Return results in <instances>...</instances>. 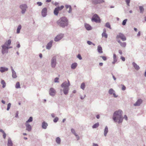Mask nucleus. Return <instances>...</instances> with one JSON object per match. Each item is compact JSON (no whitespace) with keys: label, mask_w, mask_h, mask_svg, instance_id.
<instances>
[{"label":"nucleus","mask_w":146,"mask_h":146,"mask_svg":"<svg viewBox=\"0 0 146 146\" xmlns=\"http://www.w3.org/2000/svg\"><path fill=\"white\" fill-rule=\"evenodd\" d=\"M122 111L120 110L115 111L113 114V119L115 122H117L118 124L121 123L123 121V119L127 121V117L126 115L124 116L123 118L122 116Z\"/></svg>","instance_id":"f257e3e1"},{"label":"nucleus","mask_w":146,"mask_h":146,"mask_svg":"<svg viewBox=\"0 0 146 146\" xmlns=\"http://www.w3.org/2000/svg\"><path fill=\"white\" fill-rule=\"evenodd\" d=\"M56 23L57 25L59 26L64 28L68 25V20L65 17H62L57 21Z\"/></svg>","instance_id":"f03ea898"},{"label":"nucleus","mask_w":146,"mask_h":146,"mask_svg":"<svg viewBox=\"0 0 146 146\" xmlns=\"http://www.w3.org/2000/svg\"><path fill=\"white\" fill-rule=\"evenodd\" d=\"M70 85V84L68 80V82L65 81L61 84V87L63 88V89H60V92L61 94H62V91L65 95H67L68 93L69 90V87Z\"/></svg>","instance_id":"7ed1b4c3"},{"label":"nucleus","mask_w":146,"mask_h":146,"mask_svg":"<svg viewBox=\"0 0 146 146\" xmlns=\"http://www.w3.org/2000/svg\"><path fill=\"white\" fill-rule=\"evenodd\" d=\"M57 63L56 56L55 55L53 56L51 59L50 62L51 67L52 68H55Z\"/></svg>","instance_id":"20e7f679"},{"label":"nucleus","mask_w":146,"mask_h":146,"mask_svg":"<svg viewBox=\"0 0 146 146\" xmlns=\"http://www.w3.org/2000/svg\"><path fill=\"white\" fill-rule=\"evenodd\" d=\"M92 22H95L96 23H100L101 20L98 15L96 14H94L92 18Z\"/></svg>","instance_id":"39448f33"},{"label":"nucleus","mask_w":146,"mask_h":146,"mask_svg":"<svg viewBox=\"0 0 146 146\" xmlns=\"http://www.w3.org/2000/svg\"><path fill=\"white\" fill-rule=\"evenodd\" d=\"M19 8L21 10V13L22 14H24L25 13L28 7L26 4H23L20 5L19 6Z\"/></svg>","instance_id":"423d86ee"},{"label":"nucleus","mask_w":146,"mask_h":146,"mask_svg":"<svg viewBox=\"0 0 146 146\" xmlns=\"http://www.w3.org/2000/svg\"><path fill=\"white\" fill-rule=\"evenodd\" d=\"M64 8V6L63 5H62L60 7L58 6L55 8L54 11V14L57 16L58 15L59 11L62 9Z\"/></svg>","instance_id":"0eeeda50"},{"label":"nucleus","mask_w":146,"mask_h":146,"mask_svg":"<svg viewBox=\"0 0 146 146\" xmlns=\"http://www.w3.org/2000/svg\"><path fill=\"white\" fill-rule=\"evenodd\" d=\"M116 38H120L122 41H124L126 40V38L124 35L122 33H120L116 36Z\"/></svg>","instance_id":"6e6552de"},{"label":"nucleus","mask_w":146,"mask_h":146,"mask_svg":"<svg viewBox=\"0 0 146 146\" xmlns=\"http://www.w3.org/2000/svg\"><path fill=\"white\" fill-rule=\"evenodd\" d=\"M2 49L1 52L3 54L8 52V50L9 49L8 46H7L6 45L4 44L2 46Z\"/></svg>","instance_id":"1a4fd4ad"},{"label":"nucleus","mask_w":146,"mask_h":146,"mask_svg":"<svg viewBox=\"0 0 146 146\" xmlns=\"http://www.w3.org/2000/svg\"><path fill=\"white\" fill-rule=\"evenodd\" d=\"M64 36V34H60L57 35L54 39V40L56 42H58Z\"/></svg>","instance_id":"9d476101"},{"label":"nucleus","mask_w":146,"mask_h":146,"mask_svg":"<svg viewBox=\"0 0 146 146\" xmlns=\"http://www.w3.org/2000/svg\"><path fill=\"white\" fill-rule=\"evenodd\" d=\"M49 94L50 96H53L55 95L56 92L55 89L53 88H51L49 91Z\"/></svg>","instance_id":"9b49d317"},{"label":"nucleus","mask_w":146,"mask_h":146,"mask_svg":"<svg viewBox=\"0 0 146 146\" xmlns=\"http://www.w3.org/2000/svg\"><path fill=\"white\" fill-rule=\"evenodd\" d=\"M47 9L46 7L42 9L41 11V15L43 17H45L47 15Z\"/></svg>","instance_id":"f8f14e48"},{"label":"nucleus","mask_w":146,"mask_h":146,"mask_svg":"<svg viewBox=\"0 0 146 146\" xmlns=\"http://www.w3.org/2000/svg\"><path fill=\"white\" fill-rule=\"evenodd\" d=\"M25 125L26 127V130L29 132H30L32 130V127L31 125L29 123H25Z\"/></svg>","instance_id":"ddd939ff"},{"label":"nucleus","mask_w":146,"mask_h":146,"mask_svg":"<svg viewBox=\"0 0 146 146\" xmlns=\"http://www.w3.org/2000/svg\"><path fill=\"white\" fill-rule=\"evenodd\" d=\"M143 101L141 99H139L135 103L133 104V106H139L142 103Z\"/></svg>","instance_id":"4468645a"},{"label":"nucleus","mask_w":146,"mask_h":146,"mask_svg":"<svg viewBox=\"0 0 146 146\" xmlns=\"http://www.w3.org/2000/svg\"><path fill=\"white\" fill-rule=\"evenodd\" d=\"M92 3L94 4H100L104 2V0H92Z\"/></svg>","instance_id":"2eb2a0df"},{"label":"nucleus","mask_w":146,"mask_h":146,"mask_svg":"<svg viewBox=\"0 0 146 146\" xmlns=\"http://www.w3.org/2000/svg\"><path fill=\"white\" fill-rule=\"evenodd\" d=\"M11 71H12V78H17V75L16 73L14 71V69L13 68L12 66L11 67Z\"/></svg>","instance_id":"dca6fc26"},{"label":"nucleus","mask_w":146,"mask_h":146,"mask_svg":"<svg viewBox=\"0 0 146 146\" xmlns=\"http://www.w3.org/2000/svg\"><path fill=\"white\" fill-rule=\"evenodd\" d=\"M48 126V124L47 123L44 121L42 123V127L43 129H45L47 128Z\"/></svg>","instance_id":"f3484780"},{"label":"nucleus","mask_w":146,"mask_h":146,"mask_svg":"<svg viewBox=\"0 0 146 146\" xmlns=\"http://www.w3.org/2000/svg\"><path fill=\"white\" fill-rule=\"evenodd\" d=\"M53 42V40H51L47 44L46 46V48L48 50L50 49L52 46Z\"/></svg>","instance_id":"a211bd4d"},{"label":"nucleus","mask_w":146,"mask_h":146,"mask_svg":"<svg viewBox=\"0 0 146 146\" xmlns=\"http://www.w3.org/2000/svg\"><path fill=\"white\" fill-rule=\"evenodd\" d=\"M8 68L5 67H1L0 68V72L1 73L7 71Z\"/></svg>","instance_id":"6ab92c4d"},{"label":"nucleus","mask_w":146,"mask_h":146,"mask_svg":"<svg viewBox=\"0 0 146 146\" xmlns=\"http://www.w3.org/2000/svg\"><path fill=\"white\" fill-rule=\"evenodd\" d=\"M13 143L10 137H9L8 140L7 145V146H13Z\"/></svg>","instance_id":"aec40b11"},{"label":"nucleus","mask_w":146,"mask_h":146,"mask_svg":"<svg viewBox=\"0 0 146 146\" xmlns=\"http://www.w3.org/2000/svg\"><path fill=\"white\" fill-rule=\"evenodd\" d=\"M85 28L88 31H90L92 29V27L90 25L87 23H85L84 25Z\"/></svg>","instance_id":"412c9836"},{"label":"nucleus","mask_w":146,"mask_h":146,"mask_svg":"<svg viewBox=\"0 0 146 146\" xmlns=\"http://www.w3.org/2000/svg\"><path fill=\"white\" fill-rule=\"evenodd\" d=\"M132 65L134 68L137 70H138L140 69V67L135 62L132 63Z\"/></svg>","instance_id":"4be33fe9"},{"label":"nucleus","mask_w":146,"mask_h":146,"mask_svg":"<svg viewBox=\"0 0 146 146\" xmlns=\"http://www.w3.org/2000/svg\"><path fill=\"white\" fill-rule=\"evenodd\" d=\"M97 50L98 52L100 53H103L102 48L100 45L98 46Z\"/></svg>","instance_id":"5701e85b"},{"label":"nucleus","mask_w":146,"mask_h":146,"mask_svg":"<svg viewBox=\"0 0 146 146\" xmlns=\"http://www.w3.org/2000/svg\"><path fill=\"white\" fill-rule=\"evenodd\" d=\"M108 129L107 126H106L104 131V135L105 136H106L108 133Z\"/></svg>","instance_id":"b1692460"},{"label":"nucleus","mask_w":146,"mask_h":146,"mask_svg":"<svg viewBox=\"0 0 146 146\" xmlns=\"http://www.w3.org/2000/svg\"><path fill=\"white\" fill-rule=\"evenodd\" d=\"M77 66V64L76 62L73 63L71 66V68L72 69H75Z\"/></svg>","instance_id":"393cba45"},{"label":"nucleus","mask_w":146,"mask_h":146,"mask_svg":"<svg viewBox=\"0 0 146 146\" xmlns=\"http://www.w3.org/2000/svg\"><path fill=\"white\" fill-rule=\"evenodd\" d=\"M56 142L58 145H60L61 143V139L59 137H57L56 139Z\"/></svg>","instance_id":"a878e982"},{"label":"nucleus","mask_w":146,"mask_h":146,"mask_svg":"<svg viewBox=\"0 0 146 146\" xmlns=\"http://www.w3.org/2000/svg\"><path fill=\"white\" fill-rule=\"evenodd\" d=\"M139 9L140 10V12L141 13H143L144 10V9L143 7V6H139Z\"/></svg>","instance_id":"bb28decb"},{"label":"nucleus","mask_w":146,"mask_h":146,"mask_svg":"<svg viewBox=\"0 0 146 146\" xmlns=\"http://www.w3.org/2000/svg\"><path fill=\"white\" fill-rule=\"evenodd\" d=\"M11 43V40L9 39L6 42L5 44L4 45H6L7 46H9L10 45Z\"/></svg>","instance_id":"cd10ccee"},{"label":"nucleus","mask_w":146,"mask_h":146,"mask_svg":"<svg viewBox=\"0 0 146 146\" xmlns=\"http://www.w3.org/2000/svg\"><path fill=\"white\" fill-rule=\"evenodd\" d=\"M99 125V123L98 122H97L94 124L92 126V128L93 129L96 128L98 127Z\"/></svg>","instance_id":"c85d7f7f"},{"label":"nucleus","mask_w":146,"mask_h":146,"mask_svg":"<svg viewBox=\"0 0 146 146\" xmlns=\"http://www.w3.org/2000/svg\"><path fill=\"white\" fill-rule=\"evenodd\" d=\"M21 28V25H19L17 27V34L19 33L20 32V30Z\"/></svg>","instance_id":"c756f323"},{"label":"nucleus","mask_w":146,"mask_h":146,"mask_svg":"<svg viewBox=\"0 0 146 146\" xmlns=\"http://www.w3.org/2000/svg\"><path fill=\"white\" fill-rule=\"evenodd\" d=\"M119 44L121 47H125L126 45V43L125 42H121Z\"/></svg>","instance_id":"7c9ffc66"},{"label":"nucleus","mask_w":146,"mask_h":146,"mask_svg":"<svg viewBox=\"0 0 146 146\" xmlns=\"http://www.w3.org/2000/svg\"><path fill=\"white\" fill-rule=\"evenodd\" d=\"M114 92H115V91L112 88L110 89L108 91L110 95L112 94Z\"/></svg>","instance_id":"2f4dec72"},{"label":"nucleus","mask_w":146,"mask_h":146,"mask_svg":"<svg viewBox=\"0 0 146 146\" xmlns=\"http://www.w3.org/2000/svg\"><path fill=\"white\" fill-rule=\"evenodd\" d=\"M15 87L17 89L20 88H21L20 83L19 82H17L16 83Z\"/></svg>","instance_id":"473e14b6"},{"label":"nucleus","mask_w":146,"mask_h":146,"mask_svg":"<svg viewBox=\"0 0 146 146\" xmlns=\"http://www.w3.org/2000/svg\"><path fill=\"white\" fill-rule=\"evenodd\" d=\"M33 118L32 117H30L29 119L26 121L25 123H29V122H31L33 121Z\"/></svg>","instance_id":"72a5a7b5"},{"label":"nucleus","mask_w":146,"mask_h":146,"mask_svg":"<svg viewBox=\"0 0 146 146\" xmlns=\"http://www.w3.org/2000/svg\"><path fill=\"white\" fill-rule=\"evenodd\" d=\"M105 26L106 27L110 29H111L110 24L109 22L106 23Z\"/></svg>","instance_id":"f704fd0d"},{"label":"nucleus","mask_w":146,"mask_h":146,"mask_svg":"<svg viewBox=\"0 0 146 146\" xmlns=\"http://www.w3.org/2000/svg\"><path fill=\"white\" fill-rule=\"evenodd\" d=\"M1 83L3 85L2 88H4L6 86V83L4 80H2L1 81Z\"/></svg>","instance_id":"c9c22d12"},{"label":"nucleus","mask_w":146,"mask_h":146,"mask_svg":"<svg viewBox=\"0 0 146 146\" xmlns=\"http://www.w3.org/2000/svg\"><path fill=\"white\" fill-rule=\"evenodd\" d=\"M85 88V84L84 83H82L81 84L80 88L83 90H84Z\"/></svg>","instance_id":"e433bc0d"},{"label":"nucleus","mask_w":146,"mask_h":146,"mask_svg":"<svg viewBox=\"0 0 146 146\" xmlns=\"http://www.w3.org/2000/svg\"><path fill=\"white\" fill-rule=\"evenodd\" d=\"M113 60H115V61H117V58L116 55L115 54H113Z\"/></svg>","instance_id":"4c0bfd02"},{"label":"nucleus","mask_w":146,"mask_h":146,"mask_svg":"<svg viewBox=\"0 0 146 146\" xmlns=\"http://www.w3.org/2000/svg\"><path fill=\"white\" fill-rule=\"evenodd\" d=\"M102 37H104L106 38H107L108 37V35L106 33H102Z\"/></svg>","instance_id":"58836bf2"},{"label":"nucleus","mask_w":146,"mask_h":146,"mask_svg":"<svg viewBox=\"0 0 146 146\" xmlns=\"http://www.w3.org/2000/svg\"><path fill=\"white\" fill-rule=\"evenodd\" d=\"M127 20V19H125L123 21L122 23V25H126V22Z\"/></svg>","instance_id":"ea45409f"},{"label":"nucleus","mask_w":146,"mask_h":146,"mask_svg":"<svg viewBox=\"0 0 146 146\" xmlns=\"http://www.w3.org/2000/svg\"><path fill=\"white\" fill-rule=\"evenodd\" d=\"M87 43L89 45H90L91 44H92L94 46H95V44L93 43L92 42L90 41H87Z\"/></svg>","instance_id":"a19ab883"},{"label":"nucleus","mask_w":146,"mask_h":146,"mask_svg":"<svg viewBox=\"0 0 146 146\" xmlns=\"http://www.w3.org/2000/svg\"><path fill=\"white\" fill-rule=\"evenodd\" d=\"M59 118L57 117H55L53 120V121L54 123H56L58 120Z\"/></svg>","instance_id":"79ce46f5"},{"label":"nucleus","mask_w":146,"mask_h":146,"mask_svg":"<svg viewBox=\"0 0 146 146\" xmlns=\"http://www.w3.org/2000/svg\"><path fill=\"white\" fill-rule=\"evenodd\" d=\"M127 5L128 6H129V3H130V0H125Z\"/></svg>","instance_id":"37998d69"},{"label":"nucleus","mask_w":146,"mask_h":146,"mask_svg":"<svg viewBox=\"0 0 146 146\" xmlns=\"http://www.w3.org/2000/svg\"><path fill=\"white\" fill-rule=\"evenodd\" d=\"M11 104L10 103H9L7 105V110L8 111L10 109L11 106Z\"/></svg>","instance_id":"c03bdc74"},{"label":"nucleus","mask_w":146,"mask_h":146,"mask_svg":"<svg viewBox=\"0 0 146 146\" xmlns=\"http://www.w3.org/2000/svg\"><path fill=\"white\" fill-rule=\"evenodd\" d=\"M100 57L101 58H102L103 60L104 61H106L107 59L106 57L105 56H101Z\"/></svg>","instance_id":"a18cd8bd"},{"label":"nucleus","mask_w":146,"mask_h":146,"mask_svg":"<svg viewBox=\"0 0 146 146\" xmlns=\"http://www.w3.org/2000/svg\"><path fill=\"white\" fill-rule=\"evenodd\" d=\"M121 86H122V90L123 91L125 90L126 88L125 86L123 85H121Z\"/></svg>","instance_id":"49530a36"},{"label":"nucleus","mask_w":146,"mask_h":146,"mask_svg":"<svg viewBox=\"0 0 146 146\" xmlns=\"http://www.w3.org/2000/svg\"><path fill=\"white\" fill-rule=\"evenodd\" d=\"M59 79V78H58L56 77V78L54 79V82H55L57 83V82H58L59 81H58Z\"/></svg>","instance_id":"de8ad7c7"},{"label":"nucleus","mask_w":146,"mask_h":146,"mask_svg":"<svg viewBox=\"0 0 146 146\" xmlns=\"http://www.w3.org/2000/svg\"><path fill=\"white\" fill-rule=\"evenodd\" d=\"M77 57L80 60H81L82 59V57L80 54H78L77 56Z\"/></svg>","instance_id":"09e8293b"},{"label":"nucleus","mask_w":146,"mask_h":146,"mask_svg":"<svg viewBox=\"0 0 146 146\" xmlns=\"http://www.w3.org/2000/svg\"><path fill=\"white\" fill-rule=\"evenodd\" d=\"M37 4L38 5V6H41L42 5V3L40 2H38L37 3Z\"/></svg>","instance_id":"8fccbe9b"},{"label":"nucleus","mask_w":146,"mask_h":146,"mask_svg":"<svg viewBox=\"0 0 146 146\" xmlns=\"http://www.w3.org/2000/svg\"><path fill=\"white\" fill-rule=\"evenodd\" d=\"M71 132L73 133L74 134L76 133V132L74 130V129L73 128H72L71 129Z\"/></svg>","instance_id":"3c124183"},{"label":"nucleus","mask_w":146,"mask_h":146,"mask_svg":"<svg viewBox=\"0 0 146 146\" xmlns=\"http://www.w3.org/2000/svg\"><path fill=\"white\" fill-rule=\"evenodd\" d=\"M121 59L123 61H124L125 60V57L122 56L121 57Z\"/></svg>","instance_id":"603ef678"},{"label":"nucleus","mask_w":146,"mask_h":146,"mask_svg":"<svg viewBox=\"0 0 146 146\" xmlns=\"http://www.w3.org/2000/svg\"><path fill=\"white\" fill-rule=\"evenodd\" d=\"M65 7L66 9H68V8H70V7H71V6L70 5H65Z\"/></svg>","instance_id":"864d4df0"},{"label":"nucleus","mask_w":146,"mask_h":146,"mask_svg":"<svg viewBox=\"0 0 146 146\" xmlns=\"http://www.w3.org/2000/svg\"><path fill=\"white\" fill-rule=\"evenodd\" d=\"M69 9V10L68 11V13H71L72 11V8L71 7H70Z\"/></svg>","instance_id":"5fc2aeb1"},{"label":"nucleus","mask_w":146,"mask_h":146,"mask_svg":"<svg viewBox=\"0 0 146 146\" xmlns=\"http://www.w3.org/2000/svg\"><path fill=\"white\" fill-rule=\"evenodd\" d=\"M3 137L4 139H5L6 138V134L5 132L3 133Z\"/></svg>","instance_id":"6e6d98bb"},{"label":"nucleus","mask_w":146,"mask_h":146,"mask_svg":"<svg viewBox=\"0 0 146 146\" xmlns=\"http://www.w3.org/2000/svg\"><path fill=\"white\" fill-rule=\"evenodd\" d=\"M119 53L121 55L122 54V51L121 50H119L118 51Z\"/></svg>","instance_id":"4d7b16f0"},{"label":"nucleus","mask_w":146,"mask_h":146,"mask_svg":"<svg viewBox=\"0 0 146 146\" xmlns=\"http://www.w3.org/2000/svg\"><path fill=\"white\" fill-rule=\"evenodd\" d=\"M113 97L115 98H116L117 97V95H116L115 93V92H114L113 94Z\"/></svg>","instance_id":"13d9d810"},{"label":"nucleus","mask_w":146,"mask_h":146,"mask_svg":"<svg viewBox=\"0 0 146 146\" xmlns=\"http://www.w3.org/2000/svg\"><path fill=\"white\" fill-rule=\"evenodd\" d=\"M119 38H116V40H117V42L119 43H120V42H121V41H120V40H119Z\"/></svg>","instance_id":"bf43d9fd"},{"label":"nucleus","mask_w":146,"mask_h":146,"mask_svg":"<svg viewBox=\"0 0 146 146\" xmlns=\"http://www.w3.org/2000/svg\"><path fill=\"white\" fill-rule=\"evenodd\" d=\"M92 146H99L97 144L95 143H93Z\"/></svg>","instance_id":"052dcab7"},{"label":"nucleus","mask_w":146,"mask_h":146,"mask_svg":"<svg viewBox=\"0 0 146 146\" xmlns=\"http://www.w3.org/2000/svg\"><path fill=\"white\" fill-rule=\"evenodd\" d=\"M18 112L17 111L16 113V115L15 117H18Z\"/></svg>","instance_id":"680f3d73"},{"label":"nucleus","mask_w":146,"mask_h":146,"mask_svg":"<svg viewBox=\"0 0 146 146\" xmlns=\"http://www.w3.org/2000/svg\"><path fill=\"white\" fill-rule=\"evenodd\" d=\"M96 117L98 119H99L100 118V115L98 114L96 115Z\"/></svg>","instance_id":"e2e57ef3"},{"label":"nucleus","mask_w":146,"mask_h":146,"mask_svg":"<svg viewBox=\"0 0 146 146\" xmlns=\"http://www.w3.org/2000/svg\"><path fill=\"white\" fill-rule=\"evenodd\" d=\"M17 42L18 43V44L17 45V47L18 48H19L20 47V45L19 42Z\"/></svg>","instance_id":"0e129e2a"},{"label":"nucleus","mask_w":146,"mask_h":146,"mask_svg":"<svg viewBox=\"0 0 146 146\" xmlns=\"http://www.w3.org/2000/svg\"><path fill=\"white\" fill-rule=\"evenodd\" d=\"M85 96H85V95L83 97L82 96H80V98L81 100H83V99H84V98H85Z\"/></svg>","instance_id":"69168bd1"},{"label":"nucleus","mask_w":146,"mask_h":146,"mask_svg":"<svg viewBox=\"0 0 146 146\" xmlns=\"http://www.w3.org/2000/svg\"><path fill=\"white\" fill-rule=\"evenodd\" d=\"M51 115L52 117H55V115L53 113H52L51 114Z\"/></svg>","instance_id":"338daca9"},{"label":"nucleus","mask_w":146,"mask_h":146,"mask_svg":"<svg viewBox=\"0 0 146 146\" xmlns=\"http://www.w3.org/2000/svg\"><path fill=\"white\" fill-rule=\"evenodd\" d=\"M58 4H59L57 2H55L54 3V5H55V6H57V5H58Z\"/></svg>","instance_id":"774afa93"}]
</instances>
